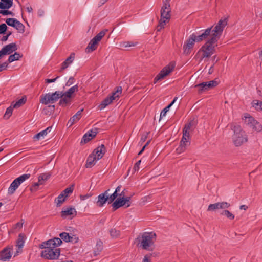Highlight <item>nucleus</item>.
<instances>
[{"label":"nucleus","mask_w":262,"mask_h":262,"mask_svg":"<svg viewBox=\"0 0 262 262\" xmlns=\"http://www.w3.org/2000/svg\"><path fill=\"white\" fill-rule=\"evenodd\" d=\"M31 177L30 173L23 174L15 179L10 184L8 189L9 194H13L18 187Z\"/></svg>","instance_id":"7"},{"label":"nucleus","mask_w":262,"mask_h":262,"mask_svg":"<svg viewBox=\"0 0 262 262\" xmlns=\"http://www.w3.org/2000/svg\"><path fill=\"white\" fill-rule=\"evenodd\" d=\"M7 7L5 6L4 3H3L2 2H0V9H7Z\"/></svg>","instance_id":"60"},{"label":"nucleus","mask_w":262,"mask_h":262,"mask_svg":"<svg viewBox=\"0 0 262 262\" xmlns=\"http://www.w3.org/2000/svg\"><path fill=\"white\" fill-rule=\"evenodd\" d=\"M50 177L49 173H42L38 177V182L40 184H42L43 182L48 180Z\"/></svg>","instance_id":"36"},{"label":"nucleus","mask_w":262,"mask_h":262,"mask_svg":"<svg viewBox=\"0 0 262 262\" xmlns=\"http://www.w3.org/2000/svg\"><path fill=\"white\" fill-rule=\"evenodd\" d=\"M13 105L11 104V106L6 109V112L4 116V117L5 119H8L11 116L13 112Z\"/></svg>","instance_id":"39"},{"label":"nucleus","mask_w":262,"mask_h":262,"mask_svg":"<svg viewBox=\"0 0 262 262\" xmlns=\"http://www.w3.org/2000/svg\"><path fill=\"white\" fill-rule=\"evenodd\" d=\"M75 82V79L73 77L71 76L69 78L65 85L66 86H70Z\"/></svg>","instance_id":"51"},{"label":"nucleus","mask_w":262,"mask_h":262,"mask_svg":"<svg viewBox=\"0 0 262 262\" xmlns=\"http://www.w3.org/2000/svg\"><path fill=\"white\" fill-rule=\"evenodd\" d=\"M62 98L60 99L59 101V105L62 106H65L70 101V98L67 97L65 96H62Z\"/></svg>","instance_id":"42"},{"label":"nucleus","mask_w":262,"mask_h":262,"mask_svg":"<svg viewBox=\"0 0 262 262\" xmlns=\"http://www.w3.org/2000/svg\"><path fill=\"white\" fill-rule=\"evenodd\" d=\"M174 67V64L172 63H170L167 66L165 67L155 78L154 83H156L158 81L163 79L166 76L169 75V74L173 70Z\"/></svg>","instance_id":"13"},{"label":"nucleus","mask_w":262,"mask_h":262,"mask_svg":"<svg viewBox=\"0 0 262 262\" xmlns=\"http://www.w3.org/2000/svg\"><path fill=\"white\" fill-rule=\"evenodd\" d=\"M52 127L49 126L46 129L43 130H42L36 134L34 137L33 139L35 140H39L42 139H44L45 137L47 136V135L50 133L52 130Z\"/></svg>","instance_id":"26"},{"label":"nucleus","mask_w":262,"mask_h":262,"mask_svg":"<svg viewBox=\"0 0 262 262\" xmlns=\"http://www.w3.org/2000/svg\"><path fill=\"white\" fill-rule=\"evenodd\" d=\"M141 162V160H139L138 162L136 163L134 166V170L135 171H138L139 169V166L140 165V163Z\"/></svg>","instance_id":"55"},{"label":"nucleus","mask_w":262,"mask_h":262,"mask_svg":"<svg viewBox=\"0 0 262 262\" xmlns=\"http://www.w3.org/2000/svg\"><path fill=\"white\" fill-rule=\"evenodd\" d=\"M135 45H136V43L133 42L126 41V42H124L122 43V47H124L125 48L135 46Z\"/></svg>","instance_id":"53"},{"label":"nucleus","mask_w":262,"mask_h":262,"mask_svg":"<svg viewBox=\"0 0 262 262\" xmlns=\"http://www.w3.org/2000/svg\"><path fill=\"white\" fill-rule=\"evenodd\" d=\"M88 132L91 135V138H93L97 134L98 129L96 128H93Z\"/></svg>","instance_id":"50"},{"label":"nucleus","mask_w":262,"mask_h":262,"mask_svg":"<svg viewBox=\"0 0 262 262\" xmlns=\"http://www.w3.org/2000/svg\"><path fill=\"white\" fill-rule=\"evenodd\" d=\"M24 223V220L21 219L20 222L17 223L14 226V229H20L23 227V224Z\"/></svg>","instance_id":"47"},{"label":"nucleus","mask_w":262,"mask_h":262,"mask_svg":"<svg viewBox=\"0 0 262 262\" xmlns=\"http://www.w3.org/2000/svg\"><path fill=\"white\" fill-rule=\"evenodd\" d=\"M8 67V63L7 62H4L2 64L0 65V69H2V71L6 69Z\"/></svg>","instance_id":"58"},{"label":"nucleus","mask_w":262,"mask_h":262,"mask_svg":"<svg viewBox=\"0 0 262 262\" xmlns=\"http://www.w3.org/2000/svg\"><path fill=\"white\" fill-rule=\"evenodd\" d=\"M59 77V76H57L56 78H55L54 79H46L45 80V81H46V83H48L54 82H55L57 80V79Z\"/></svg>","instance_id":"56"},{"label":"nucleus","mask_w":262,"mask_h":262,"mask_svg":"<svg viewBox=\"0 0 262 262\" xmlns=\"http://www.w3.org/2000/svg\"><path fill=\"white\" fill-rule=\"evenodd\" d=\"M245 123L249 127L251 128L253 130L257 132L262 130V125L256 120L254 119L252 116L249 114H246L244 116Z\"/></svg>","instance_id":"12"},{"label":"nucleus","mask_w":262,"mask_h":262,"mask_svg":"<svg viewBox=\"0 0 262 262\" xmlns=\"http://www.w3.org/2000/svg\"><path fill=\"white\" fill-rule=\"evenodd\" d=\"M62 242L60 238H54L53 239H49L45 242H43V246H51L54 248L60 246Z\"/></svg>","instance_id":"19"},{"label":"nucleus","mask_w":262,"mask_h":262,"mask_svg":"<svg viewBox=\"0 0 262 262\" xmlns=\"http://www.w3.org/2000/svg\"><path fill=\"white\" fill-rule=\"evenodd\" d=\"M0 14H2L4 15H11L12 16L14 15L13 13L11 11H10L9 10H0Z\"/></svg>","instance_id":"54"},{"label":"nucleus","mask_w":262,"mask_h":262,"mask_svg":"<svg viewBox=\"0 0 262 262\" xmlns=\"http://www.w3.org/2000/svg\"><path fill=\"white\" fill-rule=\"evenodd\" d=\"M196 34L194 33L190 36L189 39L186 41V45L185 44L184 46L185 52L188 50L187 52H188L189 50L193 47L194 42H196Z\"/></svg>","instance_id":"21"},{"label":"nucleus","mask_w":262,"mask_h":262,"mask_svg":"<svg viewBox=\"0 0 262 262\" xmlns=\"http://www.w3.org/2000/svg\"><path fill=\"white\" fill-rule=\"evenodd\" d=\"M169 108L170 106H167L162 111L160 114V118H162L166 116V114L167 112L169 111Z\"/></svg>","instance_id":"49"},{"label":"nucleus","mask_w":262,"mask_h":262,"mask_svg":"<svg viewBox=\"0 0 262 262\" xmlns=\"http://www.w3.org/2000/svg\"><path fill=\"white\" fill-rule=\"evenodd\" d=\"M227 24V19H221L219 20L216 25L212 30V33L211 35L210 38L208 39L206 42L201 48L200 51L203 52V58H208L210 57L214 52V46L213 44L215 43L220 39L224 28Z\"/></svg>","instance_id":"1"},{"label":"nucleus","mask_w":262,"mask_h":262,"mask_svg":"<svg viewBox=\"0 0 262 262\" xmlns=\"http://www.w3.org/2000/svg\"><path fill=\"white\" fill-rule=\"evenodd\" d=\"M66 198L62 193L60 194L55 200L57 207H60L61 204L64 202Z\"/></svg>","instance_id":"34"},{"label":"nucleus","mask_w":262,"mask_h":262,"mask_svg":"<svg viewBox=\"0 0 262 262\" xmlns=\"http://www.w3.org/2000/svg\"><path fill=\"white\" fill-rule=\"evenodd\" d=\"M252 104L256 110L262 111V101L254 100L252 101Z\"/></svg>","instance_id":"37"},{"label":"nucleus","mask_w":262,"mask_h":262,"mask_svg":"<svg viewBox=\"0 0 262 262\" xmlns=\"http://www.w3.org/2000/svg\"><path fill=\"white\" fill-rule=\"evenodd\" d=\"M78 91V86L77 84H76L72 87H71L67 91L65 92H62V94L63 96H65L67 97L71 98L72 95L76 92Z\"/></svg>","instance_id":"30"},{"label":"nucleus","mask_w":262,"mask_h":262,"mask_svg":"<svg viewBox=\"0 0 262 262\" xmlns=\"http://www.w3.org/2000/svg\"><path fill=\"white\" fill-rule=\"evenodd\" d=\"M11 256V248L9 247L5 248L0 253V260L6 261L9 260Z\"/></svg>","instance_id":"23"},{"label":"nucleus","mask_w":262,"mask_h":262,"mask_svg":"<svg viewBox=\"0 0 262 262\" xmlns=\"http://www.w3.org/2000/svg\"><path fill=\"white\" fill-rule=\"evenodd\" d=\"M121 188V186L119 185L116 188L115 191L112 194L110 195L108 194V204L113 203L115 201V200L117 198V196L118 195H119V194H118V193L120 192Z\"/></svg>","instance_id":"32"},{"label":"nucleus","mask_w":262,"mask_h":262,"mask_svg":"<svg viewBox=\"0 0 262 262\" xmlns=\"http://www.w3.org/2000/svg\"><path fill=\"white\" fill-rule=\"evenodd\" d=\"M248 208V207L245 205H242L240 206V209L241 210H246Z\"/></svg>","instance_id":"62"},{"label":"nucleus","mask_w":262,"mask_h":262,"mask_svg":"<svg viewBox=\"0 0 262 262\" xmlns=\"http://www.w3.org/2000/svg\"><path fill=\"white\" fill-rule=\"evenodd\" d=\"M107 30H103L100 31L96 36H95L92 40H91L88 47L85 49L86 53H91L97 49L98 42L101 40L102 37L105 35Z\"/></svg>","instance_id":"8"},{"label":"nucleus","mask_w":262,"mask_h":262,"mask_svg":"<svg viewBox=\"0 0 262 262\" xmlns=\"http://www.w3.org/2000/svg\"><path fill=\"white\" fill-rule=\"evenodd\" d=\"M26 239V235L24 234L20 233L18 235V238L16 241V246L18 247L17 252H19V250L21 249L24 245Z\"/></svg>","instance_id":"27"},{"label":"nucleus","mask_w":262,"mask_h":262,"mask_svg":"<svg viewBox=\"0 0 262 262\" xmlns=\"http://www.w3.org/2000/svg\"><path fill=\"white\" fill-rule=\"evenodd\" d=\"M59 236L61 239H62L66 242H71L76 243L78 240V238L75 235L72 234L70 235L67 232H62L59 234Z\"/></svg>","instance_id":"22"},{"label":"nucleus","mask_w":262,"mask_h":262,"mask_svg":"<svg viewBox=\"0 0 262 262\" xmlns=\"http://www.w3.org/2000/svg\"><path fill=\"white\" fill-rule=\"evenodd\" d=\"M5 6L7 7V9L10 8L13 5V2L12 0H1Z\"/></svg>","instance_id":"46"},{"label":"nucleus","mask_w":262,"mask_h":262,"mask_svg":"<svg viewBox=\"0 0 262 262\" xmlns=\"http://www.w3.org/2000/svg\"><path fill=\"white\" fill-rule=\"evenodd\" d=\"M102 249L103 242L100 239H98L93 249L94 256H96L99 255Z\"/></svg>","instance_id":"28"},{"label":"nucleus","mask_w":262,"mask_h":262,"mask_svg":"<svg viewBox=\"0 0 262 262\" xmlns=\"http://www.w3.org/2000/svg\"><path fill=\"white\" fill-rule=\"evenodd\" d=\"M26 9H27V11L29 13L32 12V11L33 10L31 6H27L26 7Z\"/></svg>","instance_id":"64"},{"label":"nucleus","mask_w":262,"mask_h":262,"mask_svg":"<svg viewBox=\"0 0 262 262\" xmlns=\"http://www.w3.org/2000/svg\"><path fill=\"white\" fill-rule=\"evenodd\" d=\"M39 247L44 249L42 251L41 255L42 257L48 259H56L60 255V249L59 248H54L51 246H43V243L40 245Z\"/></svg>","instance_id":"5"},{"label":"nucleus","mask_w":262,"mask_h":262,"mask_svg":"<svg viewBox=\"0 0 262 262\" xmlns=\"http://www.w3.org/2000/svg\"><path fill=\"white\" fill-rule=\"evenodd\" d=\"M119 196L120 198L116 200L112 204L114 210H116L123 206H125L126 207L130 206V196L124 197L123 192L119 194Z\"/></svg>","instance_id":"10"},{"label":"nucleus","mask_w":262,"mask_h":262,"mask_svg":"<svg viewBox=\"0 0 262 262\" xmlns=\"http://www.w3.org/2000/svg\"><path fill=\"white\" fill-rule=\"evenodd\" d=\"M122 87L119 86L116 88V90L112 93V94L105 98L100 104L99 105V108L100 110H103L105 107H106L107 105L110 104L113 100H114L116 98H118L119 97V95L121 94L122 92Z\"/></svg>","instance_id":"9"},{"label":"nucleus","mask_w":262,"mask_h":262,"mask_svg":"<svg viewBox=\"0 0 262 262\" xmlns=\"http://www.w3.org/2000/svg\"><path fill=\"white\" fill-rule=\"evenodd\" d=\"M83 109L78 111L74 115H73L68 121L67 125L69 127L73 125L75 122H77L81 117V113Z\"/></svg>","instance_id":"24"},{"label":"nucleus","mask_w":262,"mask_h":262,"mask_svg":"<svg viewBox=\"0 0 262 262\" xmlns=\"http://www.w3.org/2000/svg\"><path fill=\"white\" fill-rule=\"evenodd\" d=\"M99 160L97 159V158L92 154L90 155L86 160V167L87 168H90L92 167L93 166H94L97 161H98Z\"/></svg>","instance_id":"31"},{"label":"nucleus","mask_w":262,"mask_h":262,"mask_svg":"<svg viewBox=\"0 0 262 262\" xmlns=\"http://www.w3.org/2000/svg\"><path fill=\"white\" fill-rule=\"evenodd\" d=\"M170 6L165 4L161 9V19L159 21V24L158 26V31H159L162 28H164L166 21L169 19L170 15Z\"/></svg>","instance_id":"11"},{"label":"nucleus","mask_w":262,"mask_h":262,"mask_svg":"<svg viewBox=\"0 0 262 262\" xmlns=\"http://www.w3.org/2000/svg\"><path fill=\"white\" fill-rule=\"evenodd\" d=\"M105 152L106 148L105 146L103 144H101L100 146L94 149L92 154L94 155V156L96 157L97 159L100 160L103 157Z\"/></svg>","instance_id":"20"},{"label":"nucleus","mask_w":262,"mask_h":262,"mask_svg":"<svg viewBox=\"0 0 262 262\" xmlns=\"http://www.w3.org/2000/svg\"><path fill=\"white\" fill-rule=\"evenodd\" d=\"M156 239V234L153 232H144L141 237H138L136 241L140 243V246L143 249L147 251H152L155 249V242Z\"/></svg>","instance_id":"2"},{"label":"nucleus","mask_w":262,"mask_h":262,"mask_svg":"<svg viewBox=\"0 0 262 262\" xmlns=\"http://www.w3.org/2000/svg\"><path fill=\"white\" fill-rule=\"evenodd\" d=\"M26 99L23 98L19 99L15 103H12L13 108H18L20 106H21L23 104H24L26 102Z\"/></svg>","instance_id":"40"},{"label":"nucleus","mask_w":262,"mask_h":262,"mask_svg":"<svg viewBox=\"0 0 262 262\" xmlns=\"http://www.w3.org/2000/svg\"><path fill=\"white\" fill-rule=\"evenodd\" d=\"M76 211L74 207L64 208L61 212V215L62 217L66 218L68 216L75 215Z\"/></svg>","instance_id":"25"},{"label":"nucleus","mask_w":262,"mask_h":262,"mask_svg":"<svg viewBox=\"0 0 262 262\" xmlns=\"http://www.w3.org/2000/svg\"><path fill=\"white\" fill-rule=\"evenodd\" d=\"M230 204L226 202H221L210 204L207 208L208 211H215L219 209H225L228 208Z\"/></svg>","instance_id":"15"},{"label":"nucleus","mask_w":262,"mask_h":262,"mask_svg":"<svg viewBox=\"0 0 262 262\" xmlns=\"http://www.w3.org/2000/svg\"><path fill=\"white\" fill-rule=\"evenodd\" d=\"M7 27L5 24L0 25V34H4L6 32Z\"/></svg>","instance_id":"48"},{"label":"nucleus","mask_w":262,"mask_h":262,"mask_svg":"<svg viewBox=\"0 0 262 262\" xmlns=\"http://www.w3.org/2000/svg\"><path fill=\"white\" fill-rule=\"evenodd\" d=\"M221 214L226 216L227 218L230 220H233L235 217L234 215L227 210H225L223 211L221 213Z\"/></svg>","instance_id":"38"},{"label":"nucleus","mask_w":262,"mask_h":262,"mask_svg":"<svg viewBox=\"0 0 262 262\" xmlns=\"http://www.w3.org/2000/svg\"><path fill=\"white\" fill-rule=\"evenodd\" d=\"M231 128L234 133L232 139L235 146H240L248 141L247 135L240 125H232Z\"/></svg>","instance_id":"4"},{"label":"nucleus","mask_w":262,"mask_h":262,"mask_svg":"<svg viewBox=\"0 0 262 262\" xmlns=\"http://www.w3.org/2000/svg\"><path fill=\"white\" fill-rule=\"evenodd\" d=\"M8 37L9 36L7 35L6 36H4L2 37L1 40L2 41H6V40H7Z\"/></svg>","instance_id":"63"},{"label":"nucleus","mask_w":262,"mask_h":262,"mask_svg":"<svg viewBox=\"0 0 262 262\" xmlns=\"http://www.w3.org/2000/svg\"><path fill=\"white\" fill-rule=\"evenodd\" d=\"M152 254H148L145 255L142 260V262H151V256H152Z\"/></svg>","instance_id":"52"},{"label":"nucleus","mask_w":262,"mask_h":262,"mask_svg":"<svg viewBox=\"0 0 262 262\" xmlns=\"http://www.w3.org/2000/svg\"><path fill=\"white\" fill-rule=\"evenodd\" d=\"M21 57V56L20 54L17 53L15 52L14 54L11 55L9 58H8V62L11 63L14 61L18 60Z\"/></svg>","instance_id":"35"},{"label":"nucleus","mask_w":262,"mask_h":262,"mask_svg":"<svg viewBox=\"0 0 262 262\" xmlns=\"http://www.w3.org/2000/svg\"><path fill=\"white\" fill-rule=\"evenodd\" d=\"M91 196L90 194H86L84 195H80V199L81 200H85L89 198Z\"/></svg>","instance_id":"57"},{"label":"nucleus","mask_w":262,"mask_h":262,"mask_svg":"<svg viewBox=\"0 0 262 262\" xmlns=\"http://www.w3.org/2000/svg\"><path fill=\"white\" fill-rule=\"evenodd\" d=\"M92 138H91V135L88 133H86L83 136L81 142L86 143L91 140Z\"/></svg>","instance_id":"43"},{"label":"nucleus","mask_w":262,"mask_h":262,"mask_svg":"<svg viewBox=\"0 0 262 262\" xmlns=\"http://www.w3.org/2000/svg\"><path fill=\"white\" fill-rule=\"evenodd\" d=\"M13 27L16 29L19 33H24L25 31V26L20 21L16 19Z\"/></svg>","instance_id":"33"},{"label":"nucleus","mask_w":262,"mask_h":262,"mask_svg":"<svg viewBox=\"0 0 262 262\" xmlns=\"http://www.w3.org/2000/svg\"><path fill=\"white\" fill-rule=\"evenodd\" d=\"M217 85V82L215 80H211L208 82H204L194 85L195 88H199V93L203 91L208 90Z\"/></svg>","instance_id":"14"},{"label":"nucleus","mask_w":262,"mask_h":262,"mask_svg":"<svg viewBox=\"0 0 262 262\" xmlns=\"http://www.w3.org/2000/svg\"><path fill=\"white\" fill-rule=\"evenodd\" d=\"M62 96L63 94L61 91H56L53 93H49L41 96L40 102L45 105L54 103L59 98H62Z\"/></svg>","instance_id":"6"},{"label":"nucleus","mask_w":262,"mask_h":262,"mask_svg":"<svg viewBox=\"0 0 262 262\" xmlns=\"http://www.w3.org/2000/svg\"><path fill=\"white\" fill-rule=\"evenodd\" d=\"M16 19L14 18H7L6 20V23L7 24L10 26L13 27L14 26V23H15Z\"/></svg>","instance_id":"45"},{"label":"nucleus","mask_w":262,"mask_h":262,"mask_svg":"<svg viewBox=\"0 0 262 262\" xmlns=\"http://www.w3.org/2000/svg\"><path fill=\"white\" fill-rule=\"evenodd\" d=\"M110 233L111 236L113 238H116L119 236L120 235V232L118 230H117L116 229H111L110 230Z\"/></svg>","instance_id":"41"},{"label":"nucleus","mask_w":262,"mask_h":262,"mask_svg":"<svg viewBox=\"0 0 262 262\" xmlns=\"http://www.w3.org/2000/svg\"><path fill=\"white\" fill-rule=\"evenodd\" d=\"M110 189H108L104 193L100 194L97 197V201L96 204L99 207H102L105 203L107 202L108 204V192Z\"/></svg>","instance_id":"17"},{"label":"nucleus","mask_w":262,"mask_h":262,"mask_svg":"<svg viewBox=\"0 0 262 262\" xmlns=\"http://www.w3.org/2000/svg\"><path fill=\"white\" fill-rule=\"evenodd\" d=\"M17 50L15 43H11L4 47L1 51L4 55H9Z\"/></svg>","instance_id":"18"},{"label":"nucleus","mask_w":262,"mask_h":262,"mask_svg":"<svg viewBox=\"0 0 262 262\" xmlns=\"http://www.w3.org/2000/svg\"><path fill=\"white\" fill-rule=\"evenodd\" d=\"M73 191V188L72 187H68L66 189H65L62 192L64 196L67 198L69 194H71L72 193Z\"/></svg>","instance_id":"44"},{"label":"nucleus","mask_w":262,"mask_h":262,"mask_svg":"<svg viewBox=\"0 0 262 262\" xmlns=\"http://www.w3.org/2000/svg\"><path fill=\"white\" fill-rule=\"evenodd\" d=\"M214 27L213 28V27L208 28L205 30H203L201 31V33L198 34V35H196V42H199L205 40L206 39L210 38V36L211 34L212 33V30L214 29Z\"/></svg>","instance_id":"16"},{"label":"nucleus","mask_w":262,"mask_h":262,"mask_svg":"<svg viewBox=\"0 0 262 262\" xmlns=\"http://www.w3.org/2000/svg\"><path fill=\"white\" fill-rule=\"evenodd\" d=\"M177 99H178L177 97H175L174 98V99L172 101V102L168 106H170V108L171 107V106L175 103V102L176 101Z\"/></svg>","instance_id":"61"},{"label":"nucleus","mask_w":262,"mask_h":262,"mask_svg":"<svg viewBox=\"0 0 262 262\" xmlns=\"http://www.w3.org/2000/svg\"><path fill=\"white\" fill-rule=\"evenodd\" d=\"M75 58V54L72 53L70 56L62 63L61 70L67 68L74 61Z\"/></svg>","instance_id":"29"},{"label":"nucleus","mask_w":262,"mask_h":262,"mask_svg":"<svg viewBox=\"0 0 262 262\" xmlns=\"http://www.w3.org/2000/svg\"><path fill=\"white\" fill-rule=\"evenodd\" d=\"M192 130V124L191 122L186 124L183 129V136L180 142L179 147L176 150L178 154L184 152L190 145V133Z\"/></svg>","instance_id":"3"},{"label":"nucleus","mask_w":262,"mask_h":262,"mask_svg":"<svg viewBox=\"0 0 262 262\" xmlns=\"http://www.w3.org/2000/svg\"><path fill=\"white\" fill-rule=\"evenodd\" d=\"M150 198V197L148 195V196H144L143 198H142V200L143 202H148V201H149Z\"/></svg>","instance_id":"59"}]
</instances>
